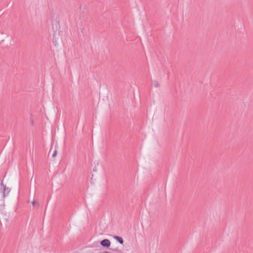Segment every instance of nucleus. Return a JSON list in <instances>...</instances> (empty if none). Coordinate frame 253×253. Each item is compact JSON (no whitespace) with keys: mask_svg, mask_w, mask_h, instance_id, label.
Masks as SVG:
<instances>
[{"mask_svg":"<svg viewBox=\"0 0 253 253\" xmlns=\"http://www.w3.org/2000/svg\"><path fill=\"white\" fill-rule=\"evenodd\" d=\"M1 187L3 188V196L5 197L9 194L10 189L4 186L2 182L1 184Z\"/></svg>","mask_w":253,"mask_h":253,"instance_id":"nucleus-1","label":"nucleus"},{"mask_svg":"<svg viewBox=\"0 0 253 253\" xmlns=\"http://www.w3.org/2000/svg\"><path fill=\"white\" fill-rule=\"evenodd\" d=\"M101 245L103 247L108 248L110 246L111 243L109 240L104 239L101 242Z\"/></svg>","mask_w":253,"mask_h":253,"instance_id":"nucleus-2","label":"nucleus"},{"mask_svg":"<svg viewBox=\"0 0 253 253\" xmlns=\"http://www.w3.org/2000/svg\"><path fill=\"white\" fill-rule=\"evenodd\" d=\"M120 244H123V239L122 237L119 236H115L114 237Z\"/></svg>","mask_w":253,"mask_h":253,"instance_id":"nucleus-3","label":"nucleus"},{"mask_svg":"<svg viewBox=\"0 0 253 253\" xmlns=\"http://www.w3.org/2000/svg\"><path fill=\"white\" fill-rule=\"evenodd\" d=\"M57 154V150H55L54 151V152H53V154H52V157H53V158H55V157L56 156Z\"/></svg>","mask_w":253,"mask_h":253,"instance_id":"nucleus-4","label":"nucleus"},{"mask_svg":"<svg viewBox=\"0 0 253 253\" xmlns=\"http://www.w3.org/2000/svg\"><path fill=\"white\" fill-rule=\"evenodd\" d=\"M32 205H34V206L35 205H36V204H37V202H36V201H33L32 202Z\"/></svg>","mask_w":253,"mask_h":253,"instance_id":"nucleus-5","label":"nucleus"}]
</instances>
